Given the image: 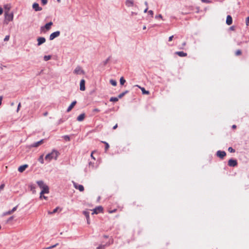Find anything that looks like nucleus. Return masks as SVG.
Masks as SVG:
<instances>
[{
  "label": "nucleus",
  "mask_w": 249,
  "mask_h": 249,
  "mask_svg": "<svg viewBox=\"0 0 249 249\" xmlns=\"http://www.w3.org/2000/svg\"><path fill=\"white\" fill-rule=\"evenodd\" d=\"M38 186L41 189V191L40 193V198H44L46 200L47 199V197L44 196L45 194L49 193V187L42 180H39L36 182Z\"/></svg>",
  "instance_id": "1"
},
{
  "label": "nucleus",
  "mask_w": 249,
  "mask_h": 249,
  "mask_svg": "<svg viewBox=\"0 0 249 249\" xmlns=\"http://www.w3.org/2000/svg\"><path fill=\"white\" fill-rule=\"evenodd\" d=\"M59 155V153L57 151L53 150L50 153L48 154L45 156V159L49 162L53 159L56 160Z\"/></svg>",
  "instance_id": "2"
},
{
  "label": "nucleus",
  "mask_w": 249,
  "mask_h": 249,
  "mask_svg": "<svg viewBox=\"0 0 249 249\" xmlns=\"http://www.w3.org/2000/svg\"><path fill=\"white\" fill-rule=\"evenodd\" d=\"M53 24V23L51 21L46 24L44 26H42L40 28L41 32L45 33L46 31H49L51 29Z\"/></svg>",
  "instance_id": "3"
},
{
  "label": "nucleus",
  "mask_w": 249,
  "mask_h": 249,
  "mask_svg": "<svg viewBox=\"0 0 249 249\" xmlns=\"http://www.w3.org/2000/svg\"><path fill=\"white\" fill-rule=\"evenodd\" d=\"M93 212L92 213V214H98L99 213H103V208L101 206H98L96 207L92 210Z\"/></svg>",
  "instance_id": "4"
},
{
  "label": "nucleus",
  "mask_w": 249,
  "mask_h": 249,
  "mask_svg": "<svg viewBox=\"0 0 249 249\" xmlns=\"http://www.w3.org/2000/svg\"><path fill=\"white\" fill-rule=\"evenodd\" d=\"M60 33L59 31H56L55 32L53 33L50 36V40H52L55 37H58L60 35Z\"/></svg>",
  "instance_id": "5"
},
{
  "label": "nucleus",
  "mask_w": 249,
  "mask_h": 249,
  "mask_svg": "<svg viewBox=\"0 0 249 249\" xmlns=\"http://www.w3.org/2000/svg\"><path fill=\"white\" fill-rule=\"evenodd\" d=\"M237 165V160H235L230 159L228 161V165L231 167H235Z\"/></svg>",
  "instance_id": "6"
},
{
  "label": "nucleus",
  "mask_w": 249,
  "mask_h": 249,
  "mask_svg": "<svg viewBox=\"0 0 249 249\" xmlns=\"http://www.w3.org/2000/svg\"><path fill=\"white\" fill-rule=\"evenodd\" d=\"M73 185L75 189H78L80 192H83L84 190V186L82 185L73 183Z\"/></svg>",
  "instance_id": "7"
},
{
  "label": "nucleus",
  "mask_w": 249,
  "mask_h": 249,
  "mask_svg": "<svg viewBox=\"0 0 249 249\" xmlns=\"http://www.w3.org/2000/svg\"><path fill=\"white\" fill-rule=\"evenodd\" d=\"M37 45L40 46L46 41V39L43 37H39L37 38Z\"/></svg>",
  "instance_id": "8"
},
{
  "label": "nucleus",
  "mask_w": 249,
  "mask_h": 249,
  "mask_svg": "<svg viewBox=\"0 0 249 249\" xmlns=\"http://www.w3.org/2000/svg\"><path fill=\"white\" fill-rule=\"evenodd\" d=\"M226 155V153L225 151H218L216 153V155L221 158L223 159Z\"/></svg>",
  "instance_id": "9"
},
{
  "label": "nucleus",
  "mask_w": 249,
  "mask_h": 249,
  "mask_svg": "<svg viewBox=\"0 0 249 249\" xmlns=\"http://www.w3.org/2000/svg\"><path fill=\"white\" fill-rule=\"evenodd\" d=\"M85 81L84 79H82L80 83V89L82 91L85 90Z\"/></svg>",
  "instance_id": "10"
},
{
  "label": "nucleus",
  "mask_w": 249,
  "mask_h": 249,
  "mask_svg": "<svg viewBox=\"0 0 249 249\" xmlns=\"http://www.w3.org/2000/svg\"><path fill=\"white\" fill-rule=\"evenodd\" d=\"M74 72L76 74H83L84 71L80 67H77L74 71Z\"/></svg>",
  "instance_id": "11"
},
{
  "label": "nucleus",
  "mask_w": 249,
  "mask_h": 249,
  "mask_svg": "<svg viewBox=\"0 0 249 249\" xmlns=\"http://www.w3.org/2000/svg\"><path fill=\"white\" fill-rule=\"evenodd\" d=\"M28 167V165L27 164H24L23 165H21L19 166L18 168V171L22 173L25 170V169Z\"/></svg>",
  "instance_id": "12"
},
{
  "label": "nucleus",
  "mask_w": 249,
  "mask_h": 249,
  "mask_svg": "<svg viewBox=\"0 0 249 249\" xmlns=\"http://www.w3.org/2000/svg\"><path fill=\"white\" fill-rule=\"evenodd\" d=\"M43 141L44 140H41L37 142H36L33 144H32L31 145V147H38L39 145H41V144H42L43 143Z\"/></svg>",
  "instance_id": "13"
},
{
  "label": "nucleus",
  "mask_w": 249,
  "mask_h": 249,
  "mask_svg": "<svg viewBox=\"0 0 249 249\" xmlns=\"http://www.w3.org/2000/svg\"><path fill=\"white\" fill-rule=\"evenodd\" d=\"M33 8L36 11H41L42 8L39 7V5L37 3H34L33 5Z\"/></svg>",
  "instance_id": "14"
},
{
  "label": "nucleus",
  "mask_w": 249,
  "mask_h": 249,
  "mask_svg": "<svg viewBox=\"0 0 249 249\" xmlns=\"http://www.w3.org/2000/svg\"><path fill=\"white\" fill-rule=\"evenodd\" d=\"M232 17L230 15H228L227 17L226 23L228 25H230L232 24Z\"/></svg>",
  "instance_id": "15"
},
{
  "label": "nucleus",
  "mask_w": 249,
  "mask_h": 249,
  "mask_svg": "<svg viewBox=\"0 0 249 249\" xmlns=\"http://www.w3.org/2000/svg\"><path fill=\"white\" fill-rule=\"evenodd\" d=\"M76 101H73L71 103L70 106L68 108L67 111L68 112H70L73 108V107L76 105Z\"/></svg>",
  "instance_id": "16"
},
{
  "label": "nucleus",
  "mask_w": 249,
  "mask_h": 249,
  "mask_svg": "<svg viewBox=\"0 0 249 249\" xmlns=\"http://www.w3.org/2000/svg\"><path fill=\"white\" fill-rule=\"evenodd\" d=\"M125 5L127 7H131L134 5V1L132 0H126L125 1Z\"/></svg>",
  "instance_id": "17"
},
{
  "label": "nucleus",
  "mask_w": 249,
  "mask_h": 249,
  "mask_svg": "<svg viewBox=\"0 0 249 249\" xmlns=\"http://www.w3.org/2000/svg\"><path fill=\"white\" fill-rule=\"evenodd\" d=\"M136 86L138 87L139 88H140L141 89L143 94H147V95L149 94V93H150L149 91L148 90H146L144 88L141 87L139 85H136Z\"/></svg>",
  "instance_id": "18"
},
{
  "label": "nucleus",
  "mask_w": 249,
  "mask_h": 249,
  "mask_svg": "<svg viewBox=\"0 0 249 249\" xmlns=\"http://www.w3.org/2000/svg\"><path fill=\"white\" fill-rule=\"evenodd\" d=\"M85 117V114L84 113L81 114L79 115L77 118V120L79 122H81L84 120Z\"/></svg>",
  "instance_id": "19"
},
{
  "label": "nucleus",
  "mask_w": 249,
  "mask_h": 249,
  "mask_svg": "<svg viewBox=\"0 0 249 249\" xmlns=\"http://www.w3.org/2000/svg\"><path fill=\"white\" fill-rule=\"evenodd\" d=\"M176 53L180 57H185L187 56V53L182 51L177 52Z\"/></svg>",
  "instance_id": "20"
},
{
  "label": "nucleus",
  "mask_w": 249,
  "mask_h": 249,
  "mask_svg": "<svg viewBox=\"0 0 249 249\" xmlns=\"http://www.w3.org/2000/svg\"><path fill=\"white\" fill-rule=\"evenodd\" d=\"M6 18L8 21L12 20L13 18V14H10L7 15V16L6 17Z\"/></svg>",
  "instance_id": "21"
},
{
  "label": "nucleus",
  "mask_w": 249,
  "mask_h": 249,
  "mask_svg": "<svg viewBox=\"0 0 249 249\" xmlns=\"http://www.w3.org/2000/svg\"><path fill=\"white\" fill-rule=\"evenodd\" d=\"M83 214L86 217L87 221H89V212H87V211H84L83 212Z\"/></svg>",
  "instance_id": "22"
},
{
  "label": "nucleus",
  "mask_w": 249,
  "mask_h": 249,
  "mask_svg": "<svg viewBox=\"0 0 249 249\" xmlns=\"http://www.w3.org/2000/svg\"><path fill=\"white\" fill-rule=\"evenodd\" d=\"M103 143H104L105 144V151H107V150L108 149L109 147V145L108 143H107L106 142H102Z\"/></svg>",
  "instance_id": "23"
},
{
  "label": "nucleus",
  "mask_w": 249,
  "mask_h": 249,
  "mask_svg": "<svg viewBox=\"0 0 249 249\" xmlns=\"http://www.w3.org/2000/svg\"><path fill=\"white\" fill-rule=\"evenodd\" d=\"M38 160L41 164L44 163L43 155H42L39 157Z\"/></svg>",
  "instance_id": "24"
},
{
  "label": "nucleus",
  "mask_w": 249,
  "mask_h": 249,
  "mask_svg": "<svg viewBox=\"0 0 249 249\" xmlns=\"http://www.w3.org/2000/svg\"><path fill=\"white\" fill-rule=\"evenodd\" d=\"M118 98L117 97H112L110 98V102H117L118 101Z\"/></svg>",
  "instance_id": "25"
},
{
  "label": "nucleus",
  "mask_w": 249,
  "mask_h": 249,
  "mask_svg": "<svg viewBox=\"0 0 249 249\" xmlns=\"http://www.w3.org/2000/svg\"><path fill=\"white\" fill-rule=\"evenodd\" d=\"M51 55H45L44 57V60L45 61H47L51 59Z\"/></svg>",
  "instance_id": "26"
},
{
  "label": "nucleus",
  "mask_w": 249,
  "mask_h": 249,
  "mask_svg": "<svg viewBox=\"0 0 249 249\" xmlns=\"http://www.w3.org/2000/svg\"><path fill=\"white\" fill-rule=\"evenodd\" d=\"M59 209V207H57L55 209H54L53 212H48V213L49 214H53L55 213H56L58 211V210Z\"/></svg>",
  "instance_id": "27"
},
{
  "label": "nucleus",
  "mask_w": 249,
  "mask_h": 249,
  "mask_svg": "<svg viewBox=\"0 0 249 249\" xmlns=\"http://www.w3.org/2000/svg\"><path fill=\"white\" fill-rule=\"evenodd\" d=\"M110 83L113 86H115L117 85L116 81L112 79L110 80Z\"/></svg>",
  "instance_id": "28"
},
{
  "label": "nucleus",
  "mask_w": 249,
  "mask_h": 249,
  "mask_svg": "<svg viewBox=\"0 0 249 249\" xmlns=\"http://www.w3.org/2000/svg\"><path fill=\"white\" fill-rule=\"evenodd\" d=\"M127 91H125V92H124L121 94H120L118 96V98H122L126 93H127Z\"/></svg>",
  "instance_id": "29"
},
{
  "label": "nucleus",
  "mask_w": 249,
  "mask_h": 249,
  "mask_svg": "<svg viewBox=\"0 0 249 249\" xmlns=\"http://www.w3.org/2000/svg\"><path fill=\"white\" fill-rule=\"evenodd\" d=\"M120 84L121 85H123L124 83L125 82V79L124 78V77H122L121 78H120Z\"/></svg>",
  "instance_id": "30"
},
{
  "label": "nucleus",
  "mask_w": 249,
  "mask_h": 249,
  "mask_svg": "<svg viewBox=\"0 0 249 249\" xmlns=\"http://www.w3.org/2000/svg\"><path fill=\"white\" fill-rule=\"evenodd\" d=\"M235 54L237 56H238V55H240L242 54V52L241 50H237L235 52Z\"/></svg>",
  "instance_id": "31"
},
{
  "label": "nucleus",
  "mask_w": 249,
  "mask_h": 249,
  "mask_svg": "<svg viewBox=\"0 0 249 249\" xmlns=\"http://www.w3.org/2000/svg\"><path fill=\"white\" fill-rule=\"evenodd\" d=\"M63 137H64V139L66 141H70V138L69 136L66 135V136H64Z\"/></svg>",
  "instance_id": "32"
},
{
  "label": "nucleus",
  "mask_w": 249,
  "mask_h": 249,
  "mask_svg": "<svg viewBox=\"0 0 249 249\" xmlns=\"http://www.w3.org/2000/svg\"><path fill=\"white\" fill-rule=\"evenodd\" d=\"M12 213L11 211L10 210V211H9L8 212L4 213H3V215H10Z\"/></svg>",
  "instance_id": "33"
},
{
  "label": "nucleus",
  "mask_w": 249,
  "mask_h": 249,
  "mask_svg": "<svg viewBox=\"0 0 249 249\" xmlns=\"http://www.w3.org/2000/svg\"><path fill=\"white\" fill-rule=\"evenodd\" d=\"M228 151L230 152H231V153H232V152H235V150L233 149L231 147H229L228 148Z\"/></svg>",
  "instance_id": "34"
},
{
  "label": "nucleus",
  "mask_w": 249,
  "mask_h": 249,
  "mask_svg": "<svg viewBox=\"0 0 249 249\" xmlns=\"http://www.w3.org/2000/svg\"><path fill=\"white\" fill-rule=\"evenodd\" d=\"M9 38H10V36L9 35H7L4 38V41H8L9 40Z\"/></svg>",
  "instance_id": "35"
},
{
  "label": "nucleus",
  "mask_w": 249,
  "mask_h": 249,
  "mask_svg": "<svg viewBox=\"0 0 249 249\" xmlns=\"http://www.w3.org/2000/svg\"><path fill=\"white\" fill-rule=\"evenodd\" d=\"M100 111V110L98 108H94L93 109V112L94 113H98Z\"/></svg>",
  "instance_id": "36"
},
{
  "label": "nucleus",
  "mask_w": 249,
  "mask_h": 249,
  "mask_svg": "<svg viewBox=\"0 0 249 249\" xmlns=\"http://www.w3.org/2000/svg\"><path fill=\"white\" fill-rule=\"evenodd\" d=\"M246 24L247 26H249V17H248L246 19Z\"/></svg>",
  "instance_id": "37"
},
{
  "label": "nucleus",
  "mask_w": 249,
  "mask_h": 249,
  "mask_svg": "<svg viewBox=\"0 0 249 249\" xmlns=\"http://www.w3.org/2000/svg\"><path fill=\"white\" fill-rule=\"evenodd\" d=\"M18 205L14 207L11 211L12 213H13L15 211H16L17 209Z\"/></svg>",
  "instance_id": "38"
},
{
  "label": "nucleus",
  "mask_w": 249,
  "mask_h": 249,
  "mask_svg": "<svg viewBox=\"0 0 249 249\" xmlns=\"http://www.w3.org/2000/svg\"><path fill=\"white\" fill-rule=\"evenodd\" d=\"M105 246L104 245H100L97 248V249H104Z\"/></svg>",
  "instance_id": "39"
},
{
  "label": "nucleus",
  "mask_w": 249,
  "mask_h": 249,
  "mask_svg": "<svg viewBox=\"0 0 249 249\" xmlns=\"http://www.w3.org/2000/svg\"><path fill=\"white\" fill-rule=\"evenodd\" d=\"M116 211H117V210H116V209H114V210H108V212L109 213H113L116 212Z\"/></svg>",
  "instance_id": "40"
},
{
  "label": "nucleus",
  "mask_w": 249,
  "mask_h": 249,
  "mask_svg": "<svg viewBox=\"0 0 249 249\" xmlns=\"http://www.w3.org/2000/svg\"><path fill=\"white\" fill-rule=\"evenodd\" d=\"M148 13L152 17H153L154 13L153 11L152 10H149L148 11Z\"/></svg>",
  "instance_id": "41"
},
{
  "label": "nucleus",
  "mask_w": 249,
  "mask_h": 249,
  "mask_svg": "<svg viewBox=\"0 0 249 249\" xmlns=\"http://www.w3.org/2000/svg\"><path fill=\"white\" fill-rule=\"evenodd\" d=\"M41 2L43 5H45L47 3V0H41Z\"/></svg>",
  "instance_id": "42"
},
{
  "label": "nucleus",
  "mask_w": 249,
  "mask_h": 249,
  "mask_svg": "<svg viewBox=\"0 0 249 249\" xmlns=\"http://www.w3.org/2000/svg\"><path fill=\"white\" fill-rule=\"evenodd\" d=\"M4 186L5 185L4 184H2L0 186V192L3 189Z\"/></svg>",
  "instance_id": "43"
},
{
  "label": "nucleus",
  "mask_w": 249,
  "mask_h": 249,
  "mask_svg": "<svg viewBox=\"0 0 249 249\" xmlns=\"http://www.w3.org/2000/svg\"><path fill=\"white\" fill-rule=\"evenodd\" d=\"M95 152V151H92V152H91V155H90L91 157L93 160H95V158L93 157V153H94Z\"/></svg>",
  "instance_id": "44"
},
{
  "label": "nucleus",
  "mask_w": 249,
  "mask_h": 249,
  "mask_svg": "<svg viewBox=\"0 0 249 249\" xmlns=\"http://www.w3.org/2000/svg\"><path fill=\"white\" fill-rule=\"evenodd\" d=\"M174 37L173 36H171L169 37V41H171Z\"/></svg>",
  "instance_id": "45"
},
{
  "label": "nucleus",
  "mask_w": 249,
  "mask_h": 249,
  "mask_svg": "<svg viewBox=\"0 0 249 249\" xmlns=\"http://www.w3.org/2000/svg\"><path fill=\"white\" fill-rule=\"evenodd\" d=\"M20 106H21V104H20V103H19L18 104V106L17 112H18V110H19V108H20Z\"/></svg>",
  "instance_id": "46"
},
{
  "label": "nucleus",
  "mask_w": 249,
  "mask_h": 249,
  "mask_svg": "<svg viewBox=\"0 0 249 249\" xmlns=\"http://www.w3.org/2000/svg\"><path fill=\"white\" fill-rule=\"evenodd\" d=\"M118 127V124H116L113 127V129H115L117 128Z\"/></svg>",
  "instance_id": "47"
},
{
  "label": "nucleus",
  "mask_w": 249,
  "mask_h": 249,
  "mask_svg": "<svg viewBox=\"0 0 249 249\" xmlns=\"http://www.w3.org/2000/svg\"><path fill=\"white\" fill-rule=\"evenodd\" d=\"M137 15V13H135V12H131V16Z\"/></svg>",
  "instance_id": "48"
},
{
  "label": "nucleus",
  "mask_w": 249,
  "mask_h": 249,
  "mask_svg": "<svg viewBox=\"0 0 249 249\" xmlns=\"http://www.w3.org/2000/svg\"><path fill=\"white\" fill-rule=\"evenodd\" d=\"M230 29V30L233 31L235 29V27L234 26H231Z\"/></svg>",
  "instance_id": "49"
},
{
  "label": "nucleus",
  "mask_w": 249,
  "mask_h": 249,
  "mask_svg": "<svg viewBox=\"0 0 249 249\" xmlns=\"http://www.w3.org/2000/svg\"><path fill=\"white\" fill-rule=\"evenodd\" d=\"M58 245V243H56V244H55L53 246H52V248H54L56 247Z\"/></svg>",
  "instance_id": "50"
},
{
  "label": "nucleus",
  "mask_w": 249,
  "mask_h": 249,
  "mask_svg": "<svg viewBox=\"0 0 249 249\" xmlns=\"http://www.w3.org/2000/svg\"><path fill=\"white\" fill-rule=\"evenodd\" d=\"M2 12H3L2 9L1 7H0V15L2 14Z\"/></svg>",
  "instance_id": "51"
},
{
  "label": "nucleus",
  "mask_w": 249,
  "mask_h": 249,
  "mask_svg": "<svg viewBox=\"0 0 249 249\" xmlns=\"http://www.w3.org/2000/svg\"><path fill=\"white\" fill-rule=\"evenodd\" d=\"M2 100V97L0 96V106L1 105Z\"/></svg>",
  "instance_id": "52"
},
{
  "label": "nucleus",
  "mask_w": 249,
  "mask_h": 249,
  "mask_svg": "<svg viewBox=\"0 0 249 249\" xmlns=\"http://www.w3.org/2000/svg\"><path fill=\"white\" fill-rule=\"evenodd\" d=\"M89 165L91 166L92 167H93V164H92L91 162H89Z\"/></svg>",
  "instance_id": "53"
},
{
  "label": "nucleus",
  "mask_w": 249,
  "mask_h": 249,
  "mask_svg": "<svg viewBox=\"0 0 249 249\" xmlns=\"http://www.w3.org/2000/svg\"><path fill=\"white\" fill-rule=\"evenodd\" d=\"M156 18H162V17L161 15H159L158 16H157Z\"/></svg>",
  "instance_id": "54"
},
{
  "label": "nucleus",
  "mask_w": 249,
  "mask_h": 249,
  "mask_svg": "<svg viewBox=\"0 0 249 249\" xmlns=\"http://www.w3.org/2000/svg\"><path fill=\"white\" fill-rule=\"evenodd\" d=\"M48 113L47 112H45L43 113V115L44 116H46L48 115Z\"/></svg>",
  "instance_id": "55"
},
{
  "label": "nucleus",
  "mask_w": 249,
  "mask_h": 249,
  "mask_svg": "<svg viewBox=\"0 0 249 249\" xmlns=\"http://www.w3.org/2000/svg\"><path fill=\"white\" fill-rule=\"evenodd\" d=\"M232 128L233 129H235V128H236V125H235V124L232 125Z\"/></svg>",
  "instance_id": "56"
},
{
  "label": "nucleus",
  "mask_w": 249,
  "mask_h": 249,
  "mask_svg": "<svg viewBox=\"0 0 249 249\" xmlns=\"http://www.w3.org/2000/svg\"><path fill=\"white\" fill-rule=\"evenodd\" d=\"M148 7H146L145 9V10H144V13H146L147 12V11H148Z\"/></svg>",
  "instance_id": "57"
},
{
  "label": "nucleus",
  "mask_w": 249,
  "mask_h": 249,
  "mask_svg": "<svg viewBox=\"0 0 249 249\" xmlns=\"http://www.w3.org/2000/svg\"><path fill=\"white\" fill-rule=\"evenodd\" d=\"M144 4L146 5V7H148V2L147 1H145Z\"/></svg>",
  "instance_id": "58"
},
{
  "label": "nucleus",
  "mask_w": 249,
  "mask_h": 249,
  "mask_svg": "<svg viewBox=\"0 0 249 249\" xmlns=\"http://www.w3.org/2000/svg\"><path fill=\"white\" fill-rule=\"evenodd\" d=\"M53 249L52 246H50V247H49L46 248V249Z\"/></svg>",
  "instance_id": "59"
},
{
  "label": "nucleus",
  "mask_w": 249,
  "mask_h": 249,
  "mask_svg": "<svg viewBox=\"0 0 249 249\" xmlns=\"http://www.w3.org/2000/svg\"><path fill=\"white\" fill-rule=\"evenodd\" d=\"M13 216H11V217H10L9 218V220H12V219H13Z\"/></svg>",
  "instance_id": "60"
},
{
  "label": "nucleus",
  "mask_w": 249,
  "mask_h": 249,
  "mask_svg": "<svg viewBox=\"0 0 249 249\" xmlns=\"http://www.w3.org/2000/svg\"><path fill=\"white\" fill-rule=\"evenodd\" d=\"M204 2H208V1L206 0H202Z\"/></svg>",
  "instance_id": "61"
},
{
  "label": "nucleus",
  "mask_w": 249,
  "mask_h": 249,
  "mask_svg": "<svg viewBox=\"0 0 249 249\" xmlns=\"http://www.w3.org/2000/svg\"><path fill=\"white\" fill-rule=\"evenodd\" d=\"M146 29V27H145V26H144V27H143V29Z\"/></svg>",
  "instance_id": "62"
},
{
  "label": "nucleus",
  "mask_w": 249,
  "mask_h": 249,
  "mask_svg": "<svg viewBox=\"0 0 249 249\" xmlns=\"http://www.w3.org/2000/svg\"><path fill=\"white\" fill-rule=\"evenodd\" d=\"M87 222H88V224L89 223V221H87Z\"/></svg>",
  "instance_id": "63"
},
{
  "label": "nucleus",
  "mask_w": 249,
  "mask_h": 249,
  "mask_svg": "<svg viewBox=\"0 0 249 249\" xmlns=\"http://www.w3.org/2000/svg\"><path fill=\"white\" fill-rule=\"evenodd\" d=\"M105 237L107 238V236H105Z\"/></svg>",
  "instance_id": "64"
}]
</instances>
